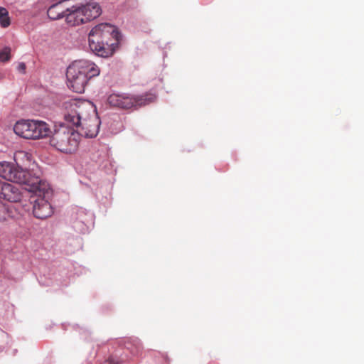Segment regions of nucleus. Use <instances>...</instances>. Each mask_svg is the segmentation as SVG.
<instances>
[{
  "instance_id": "3",
  "label": "nucleus",
  "mask_w": 364,
  "mask_h": 364,
  "mask_svg": "<svg viewBox=\"0 0 364 364\" xmlns=\"http://www.w3.org/2000/svg\"><path fill=\"white\" fill-rule=\"evenodd\" d=\"M100 73L98 66L90 60H75L67 69L68 86L74 92L82 93L88 80L99 75Z\"/></svg>"
},
{
  "instance_id": "7",
  "label": "nucleus",
  "mask_w": 364,
  "mask_h": 364,
  "mask_svg": "<svg viewBox=\"0 0 364 364\" xmlns=\"http://www.w3.org/2000/svg\"><path fill=\"white\" fill-rule=\"evenodd\" d=\"M100 125V120L97 116L95 107L93 105L92 112H89V115L85 120H81L80 124L77 127H80L81 135H84L85 137L88 138H93L97 135Z\"/></svg>"
},
{
  "instance_id": "10",
  "label": "nucleus",
  "mask_w": 364,
  "mask_h": 364,
  "mask_svg": "<svg viewBox=\"0 0 364 364\" xmlns=\"http://www.w3.org/2000/svg\"><path fill=\"white\" fill-rule=\"evenodd\" d=\"M31 127H32V120L21 119L15 124L14 131L17 135L22 138L33 139V132H32V128Z\"/></svg>"
},
{
  "instance_id": "14",
  "label": "nucleus",
  "mask_w": 364,
  "mask_h": 364,
  "mask_svg": "<svg viewBox=\"0 0 364 364\" xmlns=\"http://www.w3.org/2000/svg\"><path fill=\"white\" fill-rule=\"evenodd\" d=\"M63 0H60L59 2L53 4L48 8L47 14L50 19L58 20L64 17L65 9L63 5Z\"/></svg>"
},
{
  "instance_id": "17",
  "label": "nucleus",
  "mask_w": 364,
  "mask_h": 364,
  "mask_svg": "<svg viewBox=\"0 0 364 364\" xmlns=\"http://www.w3.org/2000/svg\"><path fill=\"white\" fill-rule=\"evenodd\" d=\"M10 18L8 11L3 7L0 8V24L3 28H6L10 25Z\"/></svg>"
},
{
  "instance_id": "1",
  "label": "nucleus",
  "mask_w": 364,
  "mask_h": 364,
  "mask_svg": "<svg viewBox=\"0 0 364 364\" xmlns=\"http://www.w3.org/2000/svg\"><path fill=\"white\" fill-rule=\"evenodd\" d=\"M24 159L29 161L28 154L23 151L14 154V161L16 166L8 162L0 163V176L3 178L16 183L25 185V191H38L43 193L46 191L45 186H41L42 182L39 178L31 176V174L21 166L26 165Z\"/></svg>"
},
{
  "instance_id": "16",
  "label": "nucleus",
  "mask_w": 364,
  "mask_h": 364,
  "mask_svg": "<svg viewBox=\"0 0 364 364\" xmlns=\"http://www.w3.org/2000/svg\"><path fill=\"white\" fill-rule=\"evenodd\" d=\"M14 217L12 208L0 199V222L8 221Z\"/></svg>"
},
{
  "instance_id": "13",
  "label": "nucleus",
  "mask_w": 364,
  "mask_h": 364,
  "mask_svg": "<svg viewBox=\"0 0 364 364\" xmlns=\"http://www.w3.org/2000/svg\"><path fill=\"white\" fill-rule=\"evenodd\" d=\"M33 139L44 138L51 133L49 125L43 121L32 120Z\"/></svg>"
},
{
  "instance_id": "12",
  "label": "nucleus",
  "mask_w": 364,
  "mask_h": 364,
  "mask_svg": "<svg viewBox=\"0 0 364 364\" xmlns=\"http://www.w3.org/2000/svg\"><path fill=\"white\" fill-rule=\"evenodd\" d=\"M107 102L111 106L122 109H130L132 107V101L129 96L114 93L108 97Z\"/></svg>"
},
{
  "instance_id": "6",
  "label": "nucleus",
  "mask_w": 364,
  "mask_h": 364,
  "mask_svg": "<svg viewBox=\"0 0 364 364\" xmlns=\"http://www.w3.org/2000/svg\"><path fill=\"white\" fill-rule=\"evenodd\" d=\"M41 186H45L46 188L43 193H39L37 191H31L34 194V196L31 197L33 198L32 201L33 203V213L36 218L44 220L53 214V208L48 202V198L50 195L48 185L43 182L41 184Z\"/></svg>"
},
{
  "instance_id": "18",
  "label": "nucleus",
  "mask_w": 364,
  "mask_h": 364,
  "mask_svg": "<svg viewBox=\"0 0 364 364\" xmlns=\"http://www.w3.org/2000/svg\"><path fill=\"white\" fill-rule=\"evenodd\" d=\"M11 58V49L9 47H5L0 52V62H6L10 60Z\"/></svg>"
},
{
  "instance_id": "5",
  "label": "nucleus",
  "mask_w": 364,
  "mask_h": 364,
  "mask_svg": "<svg viewBox=\"0 0 364 364\" xmlns=\"http://www.w3.org/2000/svg\"><path fill=\"white\" fill-rule=\"evenodd\" d=\"M80 134L73 129L67 127H60L55 130L50 139V144L56 150L65 153L73 154L78 147Z\"/></svg>"
},
{
  "instance_id": "4",
  "label": "nucleus",
  "mask_w": 364,
  "mask_h": 364,
  "mask_svg": "<svg viewBox=\"0 0 364 364\" xmlns=\"http://www.w3.org/2000/svg\"><path fill=\"white\" fill-rule=\"evenodd\" d=\"M93 104L87 100L71 99L63 104L64 119L68 125L77 127L92 112Z\"/></svg>"
},
{
  "instance_id": "15",
  "label": "nucleus",
  "mask_w": 364,
  "mask_h": 364,
  "mask_svg": "<svg viewBox=\"0 0 364 364\" xmlns=\"http://www.w3.org/2000/svg\"><path fill=\"white\" fill-rule=\"evenodd\" d=\"M131 100L132 101V107L145 106L154 102L156 100V95L151 93H146L131 97Z\"/></svg>"
},
{
  "instance_id": "11",
  "label": "nucleus",
  "mask_w": 364,
  "mask_h": 364,
  "mask_svg": "<svg viewBox=\"0 0 364 364\" xmlns=\"http://www.w3.org/2000/svg\"><path fill=\"white\" fill-rule=\"evenodd\" d=\"M79 7L82 13V18L84 20V23L96 18L101 14L100 6L97 3H90Z\"/></svg>"
},
{
  "instance_id": "19",
  "label": "nucleus",
  "mask_w": 364,
  "mask_h": 364,
  "mask_svg": "<svg viewBox=\"0 0 364 364\" xmlns=\"http://www.w3.org/2000/svg\"><path fill=\"white\" fill-rule=\"evenodd\" d=\"M26 69V66L24 63H20L17 66V70L19 73H25Z\"/></svg>"
},
{
  "instance_id": "9",
  "label": "nucleus",
  "mask_w": 364,
  "mask_h": 364,
  "mask_svg": "<svg viewBox=\"0 0 364 364\" xmlns=\"http://www.w3.org/2000/svg\"><path fill=\"white\" fill-rule=\"evenodd\" d=\"M64 17L67 24L70 26H76L85 23L82 18L81 11L77 6H73L66 9Z\"/></svg>"
},
{
  "instance_id": "2",
  "label": "nucleus",
  "mask_w": 364,
  "mask_h": 364,
  "mask_svg": "<svg viewBox=\"0 0 364 364\" xmlns=\"http://www.w3.org/2000/svg\"><path fill=\"white\" fill-rule=\"evenodd\" d=\"M119 33L109 23H100L89 33V46L97 55L108 58L113 55L118 45Z\"/></svg>"
},
{
  "instance_id": "8",
  "label": "nucleus",
  "mask_w": 364,
  "mask_h": 364,
  "mask_svg": "<svg viewBox=\"0 0 364 364\" xmlns=\"http://www.w3.org/2000/svg\"><path fill=\"white\" fill-rule=\"evenodd\" d=\"M24 188L0 180V198L11 203L20 202Z\"/></svg>"
}]
</instances>
